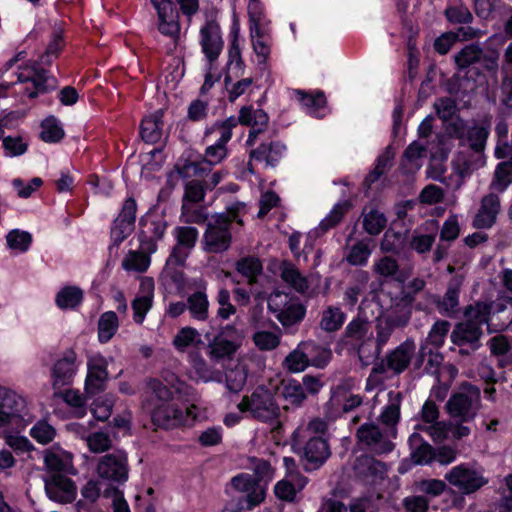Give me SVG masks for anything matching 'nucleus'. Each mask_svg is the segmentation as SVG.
Returning a JSON list of instances; mask_svg holds the SVG:
<instances>
[{"instance_id":"53","label":"nucleus","mask_w":512,"mask_h":512,"mask_svg":"<svg viewBox=\"0 0 512 512\" xmlns=\"http://www.w3.org/2000/svg\"><path fill=\"white\" fill-rule=\"evenodd\" d=\"M270 30L259 31L258 35L250 33L253 51L257 57L258 65H266L271 53V45L269 41Z\"/></svg>"},{"instance_id":"18","label":"nucleus","mask_w":512,"mask_h":512,"mask_svg":"<svg viewBox=\"0 0 512 512\" xmlns=\"http://www.w3.org/2000/svg\"><path fill=\"white\" fill-rule=\"evenodd\" d=\"M97 474L101 481L121 483L127 480V455L123 451H115L103 456L97 465Z\"/></svg>"},{"instance_id":"43","label":"nucleus","mask_w":512,"mask_h":512,"mask_svg":"<svg viewBox=\"0 0 512 512\" xmlns=\"http://www.w3.org/2000/svg\"><path fill=\"white\" fill-rule=\"evenodd\" d=\"M373 270L380 277L390 278L402 284L408 278V272L400 270L397 261L389 256H384L375 261Z\"/></svg>"},{"instance_id":"41","label":"nucleus","mask_w":512,"mask_h":512,"mask_svg":"<svg viewBox=\"0 0 512 512\" xmlns=\"http://www.w3.org/2000/svg\"><path fill=\"white\" fill-rule=\"evenodd\" d=\"M413 298L404 296L401 299L392 300V304L383 313L387 315V319L394 322L396 326L402 327L406 325L411 316V303Z\"/></svg>"},{"instance_id":"1","label":"nucleus","mask_w":512,"mask_h":512,"mask_svg":"<svg viewBox=\"0 0 512 512\" xmlns=\"http://www.w3.org/2000/svg\"><path fill=\"white\" fill-rule=\"evenodd\" d=\"M31 418L28 399L20 392L0 385V437L16 453H26L34 449L29 439L21 435Z\"/></svg>"},{"instance_id":"32","label":"nucleus","mask_w":512,"mask_h":512,"mask_svg":"<svg viewBox=\"0 0 512 512\" xmlns=\"http://www.w3.org/2000/svg\"><path fill=\"white\" fill-rule=\"evenodd\" d=\"M83 289L77 285L62 286L55 295V304L62 311L77 310L83 303Z\"/></svg>"},{"instance_id":"22","label":"nucleus","mask_w":512,"mask_h":512,"mask_svg":"<svg viewBox=\"0 0 512 512\" xmlns=\"http://www.w3.org/2000/svg\"><path fill=\"white\" fill-rule=\"evenodd\" d=\"M200 44L208 62H214L223 47L219 24L208 20L200 29Z\"/></svg>"},{"instance_id":"49","label":"nucleus","mask_w":512,"mask_h":512,"mask_svg":"<svg viewBox=\"0 0 512 512\" xmlns=\"http://www.w3.org/2000/svg\"><path fill=\"white\" fill-rule=\"evenodd\" d=\"M32 235L25 230L13 229L6 235V244L13 254H22L29 250Z\"/></svg>"},{"instance_id":"10","label":"nucleus","mask_w":512,"mask_h":512,"mask_svg":"<svg viewBox=\"0 0 512 512\" xmlns=\"http://www.w3.org/2000/svg\"><path fill=\"white\" fill-rule=\"evenodd\" d=\"M268 307L283 326L300 322L306 313L305 307L298 298L279 291L269 296Z\"/></svg>"},{"instance_id":"4","label":"nucleus","mask_w":512,"mask_h":512,"mask_svg":"<svg viewBox=\"0 0 512 512\" xmlns=\"http://www.w3.org/2000/svg\"><path fill=\"white\" fill-rule=\"evenodd\" d=\"M273 474L271 465L261 460L256 464L253 475L243 473L232 479V487L245 495L246 509L250 510L264 501L266 487Z\"/></svg>"},{"instance_id":"9","label":"nucleus","mask_w":512,"mask_h":512,"mask_svg":"<svg viewBox=\"0 0 512 512\" xmlns=\"http://www.w3.org/2000/svg\"><path fill=\"white\" fill-rule=\"evenodd\" d=\"M202 418V413L196 405H191L182 410L172 403H163L152 412L153 423L165 429L192 425L193 422Z\"/></svg>"},{"instance_id":"6","label":"nucleus","mask_w":512,"mask_h":512,"mask_svg":"<svg viewBox=\"0 0 512 512\" xmlns=\"http://www.w3.org/2000/svg\"><path fill=\"white\" fill-rule=\"evenodd\" d=\"M181 293L195 290L187 299V308L192 318L204 321L208 318L209 301L205 293V283L202 278H187L182 272L172 273L168 277Z\"/></svg>"},{"instance_id":"16","label":"nucleus","mask_w":512,"mask_h":512,"mask_svg":"<svg viewBox=\"0 0 512 512\" xmlns=\"http://www.w3.org/2000/svg\"><path fill=\"white\" fill-rule=\"evenodd\" d=\"M166 226L165 220L159 215L147 213L141 217L138 234L140 248L149 253L156 252L157 241L162 239Z\"/></svg>"},{"instance_id":"58","label":"nucleus","mask_w":512,"mask_h":512,"mask_svg":"<svg viewBox=\"0 0 512 512\" xmlns=\"http://www.w3.org/2000/svg\"><path fill=\"white\" fill-rule=\"evenodd\" d=\"M40 137L47 143L58 142L64 137V131L55 117H47L42 121Z\"/></svg>"},{"instance_id":"38","label":"nucleus","mask_w":512,"mask_h":512,"mask_svg":"<svg viewBox=\"0 0 512 512\" xmlns=\"http://www.w3.org/2000/svg\"><path fill=\"white\" fill-rule=\"evenodd\" d=\"M499 212V199L496 195L489 194L482 199L481 208L474 219L477 228H489L496 220Z\"/></svg>"},{"instance_id":"13","label":"nucleus","mask_w":512,"mask_h":512,"mask_svg":"<svg viewBox=\"0 0 512 512\" xmlns=\"http://www.w3.org/2000/svg\"><path fill=\"white\" fill-rule=\"evenodd\" d=\"M173 234L177 243L167 259L164 271L165 277H169L172 273L176 272L172 269V266H181L184 264L198 238L197 229L188 226L175 228Z\"/></svg>"},{"instance_id":"54","label":"nucleus","mask_w":512,"mask_h":512,"mask_svg":"<svg viewBox=\"0 0 512 512\" xmlns=\"http://www.w3.org/2000/svg\"><path fill=\"white\" fill-rule=\"evenodd\" d=\"M355 470L364 477L383 478L386 474L385 465L369 456L359 458Z\"/></svg>"},{"instance_id":"60","label":"nucleus","mask_w":512,"mask_h":512,"mask_svg":"<svg viewBox=\"0 0 512 512\" xmlns=\"http://www.w3.org/2000/svg\"><path fill=\"white\" fill-rule=\"evenodd\" d=\"M507 162H502L497 166L495 178L491 187L495 191L502 192L512 183V157Z\"/></svg>"},{"instance_id":"17","label":"nucleus","mask_w":512,"mask_h":512,"mask_svg":"<svg viewBox=\"0 0 512 512\" xmlns=\"http://www.w3.org/2000/svg\"><path fill=\"white\" fill-rule=\"evenodd\" d=\"M478 401L479 391L475 388H468L454 394L448 400L446 409L452 418L469 421L476 416Z\"/></svg>"},{"instance_id":"35","label":"nucleus","mask_w":512,"mask_h":512,"mask_svg":"<svg viewBox=\"0 0 512 512\" xmlns=\"http://www.w3.org/2000/svg\"><path fill=\"white\" fill-rule=\"evenodd\" d=\"M307 483V480L300 473H289L285 478L279 481L275 486V495L286 501L294 500L297 492L302 490Z\"/></svg>"},{"instance_id":"47","label":"nucleus","mask_w":512,"mask_h":512,"mask_svg":"<svg viewBox=\"0 0 512 512\" xmlns=\"http://www.w3.org/2000/svg\"><path fill=\"white\" fill-rule=\"evenodd\" d=\"M363 229L370 235H378L386 227L387 219L383 212L375 207H366L362 213Z\"/></svg>"},{"instance_id":"46","label":"nucleus","mask_w":512,"mask_h":512,"mask_svg":"<svg viewBox=\"0 0 512 512\" xmlns=\"http://www.w3.org/2000/svg\"><path fill=\"white\" fill-rule=\"evenodd\" d=\"M150 254L141 248L139 251L130 250L122 259L121 266L127 272L143 273L150 266Z\"/></svg>"},{"instance_id":"57","label":"nucleus","mask_w":512,"mask_h":512,"mask_svg":"<svg viewBox=\"0 0 512 512\" xmlns=\"http://www.w3.org/2000/svg\"><path fill=\"white\" fill-rule=\"evenodd\" d=\"M247 380V367L238 362L233 369L226 372V386L231 392H239L243 389Z\"/></svg>"},{"instance_id":"34","label":"nucleus","mask_w":512,"mask_h":512,"mask_svg":"<svg viewBox=\"0 0 512 512\" xmlns=\"http://www.w3.org/2000/svg\"><path fill=\"white\" fill-rule=\"evenodd\" d=\"M239 123L252 126L247 140L248 145L254 144V139L268 123V115L262 109H253L252 107H243L239 113Z\"/></svg>"},{"instance_id":"39","label":"nucleus","mask_w":512,"mask_h":512,"mask_svg":"<svg viewBox=\"0 0 512 512\" xmlns=\"http://www.w3.org/2000/svg\"><path fill=\"white\" fill-rule=\"evenodd\" d=\"M286 147L281 142L263 143L250 154L251 159L263 161L267 166H275L283 157Z\"/></svg>"},{"instance_id":"19","label":"nucleus","mask_w":512,"mask_h":512,"mask_svg":"<svg viewBox=\"0 0 512 512\" xmlns=\"http://www.w3.org/2000/svg\"><path fill=\"white\" fill-rule=\"evenodd\" d=\"M81 361L73 349L65 350L54 362L51 368V380L54 388H60L72 383L77 374Z\"/></svg>"},{"instance_id":"31","label":"nucleus","mask_w":512,"mask_h":512,"mask_svg":"<svg viewBox=\"0 0 512 512\" xmlns=\"http://www.w3.org/2000/svg\"><path fill=\"white\" fill-rule=\"evenodd\" d=\"M174 347L182 353H187L188 357L192 353H198L204 345L201 334L192 327H183L173 339Z\"/></svg>"},{"instance_id":"51","label":"nucleus","mask_w":512,"mask_h":512,"mask_svg":"<svg viewBox=\"0 0 512 512\" xmlns=\"http://www.w3.org/2000/svg\"><path fill=\"white\" fill-rule=\"evenodd\" d=\"M281 396L287 404L300 405L306 398L303 386L295 379H284L281 382Z\"/></svg>"},{"instance_id":"14","label":"nucleus","mask_w":512,"mask_h":512,"mask_svg":"<svg viewBox=\"0 0 512 512\" xmlns=\"http://www.w3.org/2000/svg\"><path fill=\"white\" fill-rule=\"evenodd\" d=\"M396 431L393 428L380 430L375 424H363L357 431L359 442L376 454H384L393 450L394 445L391 438H394Z\"/></svg>"},{"instance_id":"2","label":"nucleus","mask_w":512,"mask_h":512,"mask_svg":"<svg viewBox=\"0 0 512 512\" xmlns=\"http://www.w3.org/2000/svg\"><path fill=\"white\" fill-rule=\"evenodd\" d=\"M56 87V80L38 66L35 61H28L18 66L17 80L0 84V98L15 96L35 98Z\"/></svg>"},{"instance_id":"62","label":"nucleus","mask_w":512,"mask_h":512,"mask_svg":"<svg viewBox=\"0 0 512 512\" xmlns=\"http://www.w3.org/2000/svg\"><path fill=\"white\" fill-rule=\"evenodd\" d=\"M371 253L372 249L370 248L369 243L362 240L350 248L346 255V260L351 265L363 266L367 263Z\"/></svg>"},{"instance_id":"63","label":"nucleus","mask_w":512,"mask_h":512,"mask_svg":"<svg viewBox=\"0 0 512 512\" xmlns=\"http://www.w3.org/2000/svg\"><path fill=\"white\" fill-rule=\"evenodd\" d=\"M158 14V29L159 31L166 36L176 38L179 35L180 27L176 19V15L174 13L173 8L171 11H167L165 15L161 14V11L157 12Z\"/></svg>"},{"instance_id":"24","label":"nucleus","mask_w":512,"mask_h":512,"mask_svg":"<svg viewBox=\"0 0 512 512\" xmlns=\"http://www.w3.org/2000/svg\"><path fill=\"white\" fill-rule=\"evenodd\" d=\"M204 198V188L197 180H191L185 185V194L182 205V218L185 222L201 223L206 220L202 210H192L191 204Z\"/></svg>"},{"instance_id":"29","label":"nucleus","mask_w":512,"mask_h":512,"mask_svg":"<svg viewBox=\"0 0 512 512\" xmlns=\"http://www.w3.org/2000/svg\"><path fill=\"white\" fill-rule=\"evenodd\" d=\"M187 376L196 383H208L221 380V373L210 367L199 353H192L189 358Z\"/></svg>"},{"instance_id":"37","label":"nucleus","mask_w":512,"mask_h":512,"mask_svg":"<svg viewBox=\"0 0 512 512\" xmlns=\"http://www.w3.org/2000/svg\"><path fill=\"white\" fill-rule=\"evenodd\" d=\"M350 208L351 204L348 200L336 203L330 212L321 220L319 226L309 232L308 238H316L329 229L335 227L342 220L343 216L349 211Z\"/></svg>"},{"instance_id":"12","label":"nucleus","mask_w":512,"mask_h":512,"mask_svg":"<svg viewBox=\"0 0 512 512\" xmlns=\"http://www.w3.org/2000/svg\"><path fill=\"white\" fill-rule=\"evenodd\" d=\"M428 155L432 160H444L447 157V150L438 146L437 148L426 146L421 141H413L403 154L400 164L402 172L412 174L418 171Z\"/></svg>"},{"instance_id":"48","label":"nucleus","mask_w":512,"mask_h":512,"mask_svg":"<svg viewBox=\"0 0 512 512\" xmlns=\"http://www.w3.org/2000/svg\"><path fill=\"white\" fill-rule=\"evenodd\" d=\"M385 395L388 403L384 407L380 418L382 423L388 425L389 428L395 429L394 426L400 418L401 394L395 390H390Z\"/></svg>"},{"instance_id":"21","label":"nucleus","mask_w":512,"mask_h":512,"mask_svg":"<svg viewBox=\"0 0 512 512\" xmlns=\"http://www.w3.org/2000/svg\"><path fill=\"white\" fill-rule=\"evenodd\" d=\"M449 135L462 139L467 135V141L470 149L483 152L488 134L489 126L486 124H474L466 128L463 121L456 119L446 128Z\"/></svg>"},{"instance_id":"36","label":"nucleus","mask_w":512,"mask_h":512,"mask_svg":"<svg viewBox=\"0 0 512 512\" xmlns=\"http://www.w3.org/2000/svg\"><path fill=\"white\" fill-rule=\"evenodd\" d=\"M410 456L415 464L426 465L434 460V449L424 441L420 432L413 431L408 439Z\"/></svg>"},{"instance_id":"40","label":"nucleus","mask_w":512,"mask_h":512,"mask_svg":"<svg viewBox=\"0 0 512 512\" xmlns=\"http://www.w3.org/2000/svg\"><path fill=\"white\" fill-rule=\"evenodd\" d=\"M120 327V321L114 311L102 313L97 321V340L100 344L110 342L117 334Z\"/></svg>"},{"instance_id":"44","label":"nucleus","mask_w":512,"mask_h":512,"mask_svg":"<svg viewBox=\"0 0 512 512\" xmlns=\"http://www.w3.org/2000/svg\"><path fill=\"white\" fill-rule=\"evenodd\" d=\"M247 12L250 33L258 35L259 31L270 30V21L265 14L264 6L260 0H249Z\"/></svg>"},{"instance_id":"3","label":"nucleus","mask_w":512,"mask_h":512,"mask_svg":"<svg viewBox=\"0 0 512 512\" xmlns=\"http://www.w3.org/2000/svg\"><path fill=\"white\" fill-rule=\"evenodd\" d=\"M489 308L481 303L469 306L465 311V321L455 326L451 341L460 347L461 354H468L479 347L482 326L488 324Z\"/></svg>"},{"instance_id":"5","label":"nucleus","mask_w":512,"mask_h":512,"mask_svg":"<svg viewBox=\"0 0 512 512\" xmlns=\"http://www.w3.org/2000/svg\"><path fill=\"white\" fill-rule=\"evenodd\" d=\"M246 213L244 203H233L227 208L224 214L215 215L208 223L204 239L207 250L211 252H221L226 250L231 241L230 223L236 221L242 224V217Z\"/></svg>"},{"instance_id":"15","label":"nucleus","mask_w":512,"mask_h":512,"mask_svg":"<svg viewBox=\"0 0 512 512\" xmlns=\"http://www.w3.org/2000/svg\"><path fill=\"white\" fill-rule=\"evenodd\" d=\"M244 331L233 325H227L209 344V355L212 359L231 357L242 345Z\"/></svg>"},{"instance_id":"8","label":"nucleus","mask_w":512,"mask_h":512,"mask_svg":"<svg viewBox=\"0 0 512 512\" xmlns=\"http://www.w3.org/2000/svg\"><path fill=\"white\" fill-rule=\"evenodd\" d=\"M238 410L261 421L273 420L279 414L273 392L263 386L257 387L249 396H244L238 404Z\"/></svg>"},{"instance_id":"7","label":"nucleus","mask_w":512,"mask_h":512,"mask_svg":"<svg viewBox=\"0 0 512 512\" xmlns=\"http://www.w3.org/2000/svg\"><path fill=\"white\" fill-rule=\"evenodd\" d=\"M445 481L461 494H471L488 483L484 469L470 463H461L445 474Z\"/></svg>"},{"instance_id":"59","label":"nucleus","mask_w":512,"mask_h":512,"mask_svg":"<svg viewBox=\"0 0 512 512\" xmlns=\"http://www.w3.org/2000/svg\"><path fill=\"white\" fill-rule=\"evenodd\" d=\"M280 338L279 331L258 330L253 334L255 346L262 351L275 349L280 343Z\"/></svg>"},{"instance_id":"20","label":"nucleus","mask_w":512,"mask_h":512,"mask_svg":"<svg viewBox=\"0 0 512 512\" xmlns=\"http://www.w3.org/2000/svg\"><path fill=\"white\" fill-rule=\"evenodd\" d=\"M112 358H106L100 353H94L87 360V376L85 380V390L87 393L94 394L104 389L105 382L108 379L107 367Z\"/></svg>"},{"instance_id":"30","label":"nucleus","mask_w":512,"mask_h":512,"mask_svg":"<svg viewBox=\"0 0 512 512\" xmlns=\"http://www.w3.org/2000/svg\"><path fill=\"white\" fill-rule=\"evenodd\" d=\"M294 96L310 116L322 118L329 111L326 105V98L322 92L306 93L301 90H295Z\"/></svg>"},{"instance_id":"61","label":"nucleus","mask_w":512,"mask_h":512,"mask_svg":"<svg viewBox=\"0 0 512 512\" xmlns=\"http://www.w3.org/2000/svg\"><path fill=\"white\" fill-rule=\"evenodd\" d=\"M236 269L249 283H253L260 275L262 265L255 257H245L237 262Z\"/></svg>"},{"instance_id":"45","label":"nucleus","mask_w":512,"mask_h":512,"mask_svg":"<svg viewBox=\"0 0 512 512\" xmlns=\"http://www.w3.org/2000/svg\"><path fill=\"white\" fill-rule=\"evenodd\" d=\"M44 461L46 467L53 471L70 472L72 468V455L59 446L46 450Z\"/></svg>"},{"instance_id":"28","label":"nucleus","mask_w":512,"mask_h":512,"mask_svg":"<svg viewBox=\"0 0 512 512\" xmlns=\"http://www.w3.org/2000/svg\"><path fill=\"white\" fill-rule=\"evenodd\" d=\"M485 157L480 150L465 148L458 152L452 162L453 170L462 178L470 175L474 170L484 166Z\"/></svg>"},{"instance_id":"56","label":"nucleus","mask_w":512,"mask_h":512,"mask_svg":"<svg viewBox=\"0 0 512 512\" xmlns=\"http://www.w3.org/2000/svg\"><path fill=\"white\" fill-rule=\"evenodd\" d=\"M281 277L296 291L304 292L308 288V280L290 263H283Z\"/></svg>"},{"instance_id":"26","label":"nucleus","mask_w":512,"mask_h":512,"mask_svg":"<svg viewBox=\"0 0 512 512\" xmlns=\"http://www.w3.org/2000/svg\"><path fill=\"white\" fill-rule=\"evenodd\" d=\"M45 491L48 498L61 504L71 503L77 496L74 482L64 476L56 475L45 482Z\"/></svg>"},{"instance_id":"27","label":"nucleus","mask_w":512,"mask_h":512,"mask_svg":"<svg viewBox=\"0 0 512 512\" xmlns=\"http://www.w3.org/2000/svg\"><path fill=\"white\" fill-rule=\"evenodd\" d=\"M330 456L327 441L321 436H311L303 448V458L307 470L321 466Z\"/></svg>"},{"instance_id":"52","label":"nucleus","mask_w":512,"mask_h":512,"mask_svg":"<svg viewBox=\"0 0 512 512\" xmlns=\"http://www.w3.org/2000/svg\"><path fill=\"white\" fill-rule=\"evenodd\" d=\"M345 319L346 316L341 308L328 306L322 311L320 327L326 332H334L342 327Z\"/></svg>"},{"instance_id":"11","label":"nucleus","mask_w":512,"mask_h":512,"mask_svg":"<svg viewBox=\"0 0 512 512\" xmlns=\"http://www.w3.org/2000/svg\"><path fill=\"white\" fill-rule=\"evenodd\" d=\"M438 419L437 406L431 400H427L415 418L414 431L426 433L434 442L444 441L448 438V425L447 422Z\"/></svg>"},{"instance_id":"42","label":"nucleus","mask_w":512,"mask_h":512,"mask_svg":"<svg viewBox=\"0 0 512 512\" xmlns=\"http://www.w3.org/2000/svg\"><path fill=\"white\" fill-rule=\"evenodd\" d=\"M163 111L157 110L146 116L141 123V137L145 142L156 143L160 140L163 128Z\"/></svg>"},{"instance_id":"25","label":"nucleus","mask_w":512,"mask_h":512,"mask_svg":"<svg viewBox=\"0 0 512 512\" xmlns=\"http://www.w3.org/2000/svg\"><path fill=\"white\" fill-rule=\"evenodd\" d=\"M154 299V281L150 277H144L140 281L137 295L132 301L133 320L136 324H142L146 314L150 311Z\"/></svg>"},{"instance_id":"64","label":"nucleus","mask_w":512,"mask_h":512,"mask_svg":"<svg viewBox=\"0 0 512 512\" xmlns=\"http://www.w3.org/2000/svg\"><path fill=\"white\" fill-rule=\"evenodd\" d=\"M309 364L308 356L298 346L295 350L287 355L284 360V366L292 373L304 371Z\"/></svg>"},{"instance_id":"23","label":"nucleus","mask_w":512,"mask_h":512,"mask_svg":"<svg viewBox=\"0 0 512 512\" xmlns=\"http://www.w3.org/2000/svg\"><path fill=\"white\" fill-rule=\"evenodd\" d=\"M165 383L163 384L158 380H151L149 382L150 390L159 400H169L173 395L172 390L180 397H190L193 395L194 389L180 380L175 374L165 376Z\"/></svg>"},{"instance_id":"50","label":"nucleus","mask_w":512,"mask_h":512,"mask_svg":"<svg viewBox=\"0 0 512 512\" xmlns=\"http://www.w3.org/2000/svg\"><path fill=\"white\" fill-rule=\"evenodd\" d=\"M231 136L232 132L229 130L222 131L216 143L207 147L205 152V162L210 165L220 163L227 156L226 144L231 139Z\"/></svg>"},{"instance_id":"55","label":"nucleus","mask_w":512,"mask_h":512,"mask_svg":"<svg viewBox=\"0 0 512 512\" xmlns=\"http://www.w3.org/2000/svg\"><path fill=\"white\" fill-rule=\"evenodd\" d=\"M76 432L81 438L85 439L90 451L94 453H102L108 450L112 445V441L107 433L94 432L87 434L84 428Z\"/></svg>"},{"instance_id":"33","label":"nucleus","mask_w":512,"mask_h":512,"mask_svg":"<svg viewBox=\"0 0 512 512\" xmlns=\"http://www.w3.org/2000/svg\"><path fill=\"white\" fill-rule=\"evenodd\" d=\"M414 352V341L410 339L404 341L387 356V367L394 373H401L408 367Z\"/></svg>"}]
</instances>
